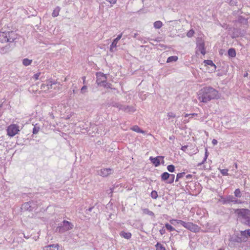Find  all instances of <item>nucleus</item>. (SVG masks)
I'll return each mask as SVG.
<instances>
[{
    "label": "nucleus",
    "mask_w": 250,
    "mask_h": 250,
    "mask_svg": "<svg viewBox=\"0 0 250 250\" xmlns=\"http://www.w3.org/2000/svg\"><path fill=\"white\" fill-rule=\"evenodd\" d=\"M219 98L218 91L210 86L204 87L199 91V99L203 103H207L212 99Z\"/></svg>",
    "instance_id": "nucleus-1"
},
{
    "label": "nucleus",
    "mask_w": 250,
    "mask_h": 250,
    "mask_svg": "<svg viewBox=\"0 0 250 250\" xmlns=\"http://www.w3.org/2000/svg\"><path fill=\"white\" fill-rule=\"evenodd\" d=\"M234 212L237 214L238 218L243 224H245L250 221V209L247 208H237L235 210Z\"/></svg>",
    "instance_id": "nucleus-2"
},
{
    "label": "nucleus",
    "mask_w": 250,
    "mask_h": 250,
    "mask_svg": "<svg viewBox=\"0 0 250 250\" xmlns=\"http://www.w3.org/2000/svg\"><path fill=\"white\" fill-rule=\"evenodd\" d=\"M17 39V35L14 32H0V42H13Z\"/></svg>",
    "instance_id": "nucleus-3"
},
{
    "label": "nucleus",
    "mask_w": 250,
    "mask_h": 250,
    "mask_svg": "<svg viewBox=\"0 0 250 250\" xmlns=\"http://www.w3.org/2000/svg\"><path fill=\"white\" fill-rule=\"evenodd\" d=\"M74 225L71 222L64 220L56 228L55 231L57 232L62 233L72 229Z\"/></svg>",
    "instance_id": "nucleus-4"
},
{
    "label": "nucleus",
    "mask_w": 250,
    "mask_h": 250,
    "mask_svg": "<svg viewBox=\"0 0 250 250\" xmlns=\"http://www.w3.org/2000/svg\"><path fill=\"white\" fill-rule=\"evenodd\" d=\"M19 131V126L16 124L10 125L7 129V135L10 137L14 136Z\"/></svg>",
    "instance_id": "nucleus-5"
},
{
    "label": "nucleus",
    "mask_w": 250,
    "mask_h": 250,
    "mask_svg": "<svg viewBox=\"0 0 250 250\" xmlns=\"http://www.w3.org/2000/svg\"><path fill=\"white\" fill-rule=\"evenodd\" d=\"M113 169L110 168H106L101 169L100 171H98V175L102 177H107L109 175L112 174Z\"/></svg>",
    "instance_id": "nucleus-6"
},
{
    "label": "nucleus",
    "mask_w": 250,
    "mask_h": 250,
    "mask_svg": "<svg viewBox=\"0 0 250 250\" xmlns=\"http://www.w3.org/2000/svg\"><path fill=\"white\" fill-rule=\"evenodd\" d=\"M31 204H33V201L25 202L22 205L21 208L25 210L32 211L36 208V206H32Z\"/></svg>",
    "instance_id": "nucleus-7"
},
{
    "label": "nucleus",
    "mask_w": 250,
    "mask_h": 250,
    "mask_svg": "<svg viewBox=\"0 0 250 250\" xmlns=\"http://www.w3.org/2000/svg\"><path fill=\"white\" fill-rule=\"evenodd\" d=\"M187 225H186L185 228L189 230L190 231L193 232H198L199 231V228L198 225L191 222H187Z\"/></svg>",
    "instance_id": "nucleus-8"
},
{
    "label": "nucleus",
    "mask_w": 250,
    "mask_h": 250,
    "mask_svg": "<svg viewBox=\"0 0 250 250\" xmlns=\"http://www.w3.org/2000/svg\"><path fill=\"white\" fill-rule=\"evenodd\" d=\"M122 36V34H119L117 36V37L114 39L110 45V51L111 52H114L116 50V48L117 47V44L118 41L121 39Z\"/></svg>",
    "instance_id": "nucleus-9"
},
{
    "label": "nucleus",
    "mask_w": 250,
    "mask_h": 250,
    "mask_svg": "<svg viewBox=\"0 0 250 250\" xmlns=\"http://www.w3.org/2000/svg\"><path fill=\"white\" fill-rule=\"evenodd\" d=\"M160 158L163 159L164 158V156H157L155 158L151 156L149 158V160L151 161V163L155 166V167H158L160 165Z\"/></svg>",
    "instance_id": "nucleus-10"
},
{
    "label": "nucleus",
    "mask_w": 250,
    "mask_h": 250,
    "mask_svg": "<svg viewBox=\"0 0 250 250\" xmlns=\"http://www.w3.org/2000/svg\"><path fill=\"white\" fill-rule=\"evenodd\" d=\"M227 199L228 201V204H230V203H233V204H241L242 202L240 200L237 199L233 195H228L227 196Z\"/></svg>",
    "instance_id": "nucleus-11"
},
{
    "label": "nucleus",
    "mask_w": 250,
    "mask_h": 250,
    "mask_svg": "<svg viewBox=\"0 0 250 250\" xmlns=\"http://www.w3.org/2000/svg\"><path fill=\"white\" fill-rule=\"evenodd\" d=\"M56 83L55 81H52L51 80L47 81L45 83L42 84L41 85V88L43 89H45L46 87V89L48 90L52 88V85L56 84Z\"/></svg>",
    "instance_id": "nucleus-12"
},
{
    "label": "nucleus",
    "mask_w": 250,
    "mask_h": 250,
    "mask_svg": "<svg viewBox=\"0 0 250 250\" xmlns=\"http://www.w3.org/2000/svg\"><path fill=\"white\" fill-rule=\"evenodd\" d=\"M14 47V45L11 46L10 44H7L4 47L0 48V52L2 54H5L9 51H11Z\"/></svg>",
    "instance_id": "nucleus-13"
},
{
    "label": "nucleus",
    "mask_w": 250,
    "mask_h": 250,
    "mask_svg": "<svg viewBox=\"0 0 250 250\" xmlns=\"http://www.w3.org/2000/svg\"><path fill=\"white\" fill-rule=\"evenodd\" d=\"M43 250H60L58 244H52L44 247Z\"/></svg>",
    "instance_id": "nucleus-14"
},
{
    "label": "nucleus",
    "mask_w": 250,
    "mask_h": 250,
    "mask_svg": "<svg viewBox=\"0 0 250 250\" xmlns=\"http://www.w3.org/2000/svg\"><path fill=\"white\" fill-rule=\"evenodd\" d=\"M120 235L121 237L127 239H129L131 237V233L129 232H126L124 231H122L120 233Z\"/></svg>",
    "instance_id": "nucleus-15"
},
{
    "label": "nucleus",
    "mask_w": 250,
    "mask_h": 250,
    "mask_svg": "<svg viewBox=\"0 0 250 250\" xmlns=\"http://www.w3.org/2000/svg\"><path fill=\"white\" fill-rule=\"evenodd\" d=\"M198 50L200 51L201 53L203 55L206 54V50L205 48V44L204 42H200L198 45Z\"/></svg>",
    "instance_id": "nucleus-16"
},
{
    "label": "nucleus",
    "mask_w": 250,
    "mask_h": 250,
    "mask_svg": "<svg viewBox=\"0 0 250 250\" xmlns=\"http://www.w3.org/2000/svg\"><path fill=\"white\" fill-rule=\"evenodd\" d=\"M170 176V174L167 172H163L161 175V178L162 181H168Z\"/></svg>",
    "instance_id": "nucleus-17"
},
{
    "label": "nucleus",
    "mask_w": 250,
    "mask_h": 250,
    "mask_svg": "<svg viewBox=\"0 0 250 250\" xmlns=\"http://www.w3.org/2000/svg\"><path fill=\"white\" fill-rule=\"evenodd\" d=\"M228 55L229 57L234 58L236 56V53L234 48H231L228 50Z\"/></svg>",
    "instance_id": "nucleus-18"
},
{
    "label": "nucleus",
    "mask_w": 250,
    "mask_h": 250,
    "mask_svg": "<svg viewBox=\"0 0 250 250\" xmlns=\"http://www.w3.org/2000/svg\"><path fill=\"white\" fill-rule=\"evenodd\" d=\"M240 234L242 237H245L246 238L249 236L250 237V229H248L240 231Z\"/></svg>",
    "instance_id": "nucleus-19"
},
{
    "label": "nucleus",
    "mask_w": 250,
    "mask_h": 250,
    "mask_svg": "<svg viewBox=\"0 0 250 250\" xmlns=\"http://www.w3.org/2000/svg\"><path fill=\"white\" fill-rule=\"evenodd\" d=\"M103 77H104V80H102L101 82L99 83H103V85L104 87L111 88V84L110 83H106V80H105L106 79V77L104 75H103Z\"/></svg>",
    "instance_id": "nucleus-20"
},
{
    "label": "nucleus",
    "mask_w": 250,
    "mask_h": 250,
    "mask_svg": "<svg viewBox=\"0 0 250 250\" xmlns=\"http://www.w3.org/2000/svg\"><path fill=\"white\" fill-rule=\"evenodd\" d=\"M142 211L144 214H147L153 218H155V217L154 213L152 211L149 210L148 208H143L142 209Z\"/></svg>",
    "instance_id": "nucleus-21"
},
{
    "label": "nucleus",
    "mask_w": 250,
    "mask_h": 250,
    "mask_svg": "<svg viewBox=\"0 0 250 250\" xmlns=\"http://www.w3.org/2000/svg\"><path fill=\"white\" fill-rule=\"evenodd\" d=\"M131 129L135 132L137 133H144L145 131L141 129L138 125H134L131 128Z\"/></svg>",
    "instance_id": "nucleus-22"
},
{
    "label": "nucleus",
    "mask_w": 250,
    "mask_h": 250,
    "mask_svg": "<svg viewBox=\"0 0 250 250\" xmlns=\"http://www.w3.org/2000/svg\"><path fill=\"white\" fill-rule=\"evenodd\" d=\"M178 60V57L176 56H172L170 57H169L167 61V62L169 63L172 62H176Z\"/></svg>",
    "instance_id": "nucleus-23"
},
{
    "label": "nucleus",
    "mask_w": 250,
    "mask_h": 250,
    "mask_svg": "<svg viewBox=\"0 0 250 250\" xmlns=\"http://www.w3.org/2000/svg\"><path fill=\"white\" fill-rule=\"evenodd\" d=\"M238 21L241 23L246 24H247L248 22V20L241 16L238 17Z\"/></svg>",
    "instance_id": "nucleus-24"
},
{
    "label": "nucleus",
    "mask_w": 250,
    "mask_h": 250,
    "mask_svg": "<svg viewBox=\"0 0 250 250\" xmlns=\"http://www.w3.org/2000/svg\"><path fill=\"white\" fill-rule=\"evenodd\" d=\"M204 62L206 65H210L211 66L213 67L214 69H216V65H215V64L211 60H205L204 61Z\"/></svg>",
    "instance_id": "nucleus-25"
},
{
    "label": "nucleus",
    "mask_w": 250,
    "mask_h": 250,
    "mask_svg": "<svg viewBox=\"0 0 250 250\" xmlns=\"http://www.w3.org/2000/svg\"><path fill=\"white\" fill-rule=\"evenodd\" d=\"M32 62V60H29L27 58H25L22 60V64L25 66L30 65Z\"/></svg>",
    "instance_id": "nucleus-26"
},
{
    "label": "nucleus",
    "mask_w": 250,
    "mask_h": 250,
    "mask_svg": "<svg viewBox=\"0 0 250 250\" xmlns=\"http://www.w3.org/2000/svg\"><path fill=\"white\" fill-rule=\"evenodd\" d=\"M153 25L156 29H160L162 26L163 23L160 21H157L154 22Z\"/></svg>",
    "instance_id": "nucleus-27"
},
{
    "label": "nucleus",
    "mask_w": 250,
    "mask_h": 250,
    "mask_svg": "<svg viewBox=\"0 0 250 250\" xmlns=\"http://www.w3.org/2000/svg\"><path fill=\"white\" fill-rule=\"evenodd\" d=\"M234 197L236 198H240L242 196V194L239 188H237L234 192Z\"/></svg>",
    "instance_id": "nucleus-28"
},
{
    "label": "nucleus",
    "mask_w": 250,
    "mask_h": 250,
    "mask_svg": "<svg viewBox=\"0 0 250 250\" xmlns=\"http://www.w3.org/2000/svg\"><path fill=\"white\" fill-rule=\"evenodd\" d=\"M60 8L59 7H57L53 11L52 16L53 17H56L59 15Z\"/></svg>",
    "instance_id": "nucleus-29"
},
{
    "label": "nucleus",
    "mask_w": 250,
    "mask_h": 250,
    "mask_svg": "<svg viewBox=\"0 0 250 250\" xmlns=\"http://www.w3.org/2000/svg\"><path fill=\"white\" fill-rule=\"evenodd\" d=\"M155 247L156 250H166L165 248L159 242H157Z\"/></svg>",
    "instance_id": "nucleus-30"
},
{
    "label": "nucleus",
    "mask_w": 250,
    "mask_h": 250,
    "mask_svg": "<svg viewBox=\"0 0 250 250\" xmlns=\"http://www.w3.org/2000/svg\"><path fill=\"white\" fill-rule=\"evenodd\" d=\"M175 175L172 174H170L169 178L167 181L166 182L167 183L171 184L173 183L174 181Z\"/></svg>",
    "instance_id": "nucleus-31"
},
{
    "label": "nucleus",
    "mask_w": 250,
    "mask_h": 250,
    "mask_svg": "<svg viewBox=\"0 0 250 250\" xmlns=\"http://www.w3.org/2000/svg\"><path fill=\"white\" fill-rule=\"evenodd\" d=\"M40 129V127L39 125H38L37 124H36L34 126V128H33V134H37L38 132L39 131Z\"/></svg>",
    "instance_id": "nucleus-32"
},
{
    "label": "nucleus",
    "mask_w": 250,
    "mask_h": 250,
    "mask_svg": "<svg viewBox=\"0 0 250 250\" xmlns=\"http://www.w3.org/2000/svg\"><path fill=\"white\" fill-rule=\"evenodd\" d=\"M167 169L170 172H174L175 170V168L174 165H169L167 166Z\"/></svg>",
    "instance_id": "nucleus-33"
},
{
    "label": "nucleus",
    "mask_w": 250,
    "mask_h": 250,
    "mask_svg": "<svg viewBox=\"0 0 250 250\" xmlns=\"http://www.w3.org/2000/svg\"><path fill=\"white\" fill-rule=\"evenodd\" d=\"M165 227L169 231H172L174 230H176L172 226L169 225L168 223H166L165 224Z\"/></svg>",
    "instance_id": "nucleus-34"
},
{
    "label": "nucleus",
    "mask_w": 250,
    "mask_h": 250,
    "mask_svg": "<svg viewBox=\"0 0 250 250\" xmlns=\"http://www.w3.org/2000/svg\"><path fill=\"white\" fill-rule=\"evenodd\" d=\"M185 172H181L178 173L176 176L175 181L177 182L180 179L183 178L185 175Z\"/></svg>",
    "instance_id": "nucleus-35"
},
{
    "label": "nucleus",
    "mask_w": 250,
    "mask_h": 250,
    "mask_svg": "<svg viewBox=\"0 0 250 250\" xmlns=\"http://www.w3.org/2000/svg\"><path fill=\"white\" fill-rule=\"evenodd\" d=\"M150 196L152 198L156 199L158 197V193L156 190H152L151 192Z\"/></svg>",
    "instance_id": "nucleus-36"
},
{
    "label": "nucleus",
    "mask_w": 250,
    "mask_h": 250,
    "mask_svg": "<svg viewBox=\"0 0 250 250\" xmlns=\"http://www.w3.org/2000/svg\"><path fill=\"white\" fill-rule=\"evenodd\" d=\"M220 201L223 205H225V204H228V201H227V197H224L223 196H221L220 199Z\"/></svg>",
    "instance_id": "nucleus-37"
},
{
    "label": "nucleus",
    "mask_w": 250,
    "mask_h": 250,
    "mask_svg": "<svg viewBox=\"0 0 250 250\" xmlns=\"http://www.w3.org/2000/svg\"><path fill=\"white\" fill-rule=\"evenodd\" d=\"M194 33L193 29H191L187 33V36L189 38H191L193 36Z\"/></svg>",
    "instance_id": "nucleus-38"
},
{
    "label": "nucleus",
    "mask_w": 250,
    "mask_h": 250,
    "mask_svg": "<svg viewBox=\"0 0 250 250\" xmlns=\"http://www.w3.org/2000/svg\"><path fill=\"white\" fill-rule=\"evenodd\" d=\"M126 107H128L127 108V111H125V112H133L135 111V109L132 106H126Z\"/></svg>",
    "instance_id": "nucleus-39"
},
{
    "label": "nucleus",
    "mask_w": 250,
    "mask_h": 250,
    "mask_svg": "<svg viewBox=\"0 0 250 250\" xmlns=\"http://www.w3.org/2000/svg\"><path fill=\"white\" fill-rule=\"evenodd\" d=\"M87 89V86L86 85H83L81 89V92L82 93V94H84L85 93V92H87L86 90Z\"/></svg>",
    "instance_id": "nucleus-40"
},
{
    "label": "nucleus",
    "mask_w": 250,
    "mask_h": 250,
    "mask_svg": "<svg viewBox=\"0 0 250 250\" xmlns=\"http://www.w3.org/2000/svg\"><path fill=\"white\" fill-rule=\"evenodd\" d=\"M228 170L227 169H223L220 170V172L223 175H228Z\"/></svg>",
    "instance_id": "nucleus-41"
},
{
    "label": "nucleus",
    "mask_w": 250,
    "mask_h": 250,
    "mask_svg": "<svg viewBox=\"0 0 250 250\" xmlns=\"http://www.w3.org/2000/svg\"><path fill=\"white\" fill-rule=\"evenodd\" d=\"M179 220H177V219H172L171 220H170V223L173 225H175L176 224H178V221Z\"/></svg>",
    "instance_id": "nucleus-42"
},
{
    "label": "nucleus",
    "mask_w": 250,
    "mask_h": 250,
    "mask_svg": "<svg viewBox=\"0 0 250 250\" xmlns=\"http://www.w3.org/2000/svg\"><path fill=\"white\" fill-rule=\"evenodd\" d=\"M178 222H179L178 224H181V225H182L185 228H186V225H187V222H184V221H183L182 220H179L178 221Z\"/></svg>",
    "instance_id": "nucleus-43"
},
{
    "label": "nucleus",
    "mask_w": 250,
    "mask_h": 250,
    "mask_svg": "<svg viewBox=\"0 0 250 250\" xmlns=\"http://www.w3.org/2000/svg\"><path fill=\"white\" fill-rule=\"evenodd\" d=\"M126 106H125V105L121 104V105L120 106L119 110H123V111H124L125 112V111H127V108H128V107H126Z\"/></svg>",
    "instance_id": "nucleus-44"
},
{
    "label": "nucleus",
    "mask_w": 250,
    "mask_h": 250,
    "mask_svg": "<svg viewBox=\"0 0 250 250\" xmlns=\"http://www.w3.org/2000/svg\"><path fill=\"white\" fill-rule=\"evenodd\" d=\"M41 75V73H38L34 75L33 76V78L35 80H37L39 79V77L40 75Z\"/></svg>",
    "instance_id": "nucleus-45"
},
{
    "label": "nucleus",
    "mask_w": 250,
    "mask_h": 250,
    "mask_svg": "<svg viewBox=\"0 0 250 250\" xmlns=\"http://www.w3.org/2000/svg\"><path fill=\"white\" fill-rule=\"evenodd\" d=\"M167 116L168 117L169 119L170 118H175V114L172 112H169L167 113Z\"/></svg>",
    "instance_id": "nucleus-46"
},
{
    "label": "nucleus",
    "mask_w": 250,
    "mask_h": 250,
    "mask_svg": "<svg viewBox=\"0 0 250 250\" xmlns=\"http://www.w3.org/2000/svg\"><path fill=\"white\" fill-rule=\"evenodd\" d=\"M33 204H31V205L32 206H36V208H37L38 206L40 205V203L37 202V201H35L34 200H33Z\"/></svg>",
    "instance_id": "nucleus-47"
},
{
    "label": "nucleus",
    "mask_w": 250,
    "mask_h": 250,
    "mask_svg": "<svg viewBox=\"0 0 250 250\" xmlns=\"http://www.w3.org/2000/svg\"><path fill=\"white\" fill-rule=\"evenodd\" d=\"M93 208H94V207H91L89 208L88 209H86L85 210V213L86 214H88L89 212H91Z\"/></svg>",
    "instance_id": "nucleus-48"
},
{
    "label": "nucleus",
    "mask_w": 250,
    "mask_h": 250,
    "mask_svg": "<svg viewBox=\"0 0 250 250\" xmlns=\"http://www.w3.org/2000/svg\"><path fill=\"white\" fill-rule=\"evenodd\" d=\"M121 105V104L117 103H115L113 104V106L118 108L120 109V106Z\"/></svg>",
    "instance_id": "nucleus-49"
},
{
    "label": "nucleus",
    "mask_w": 250,
    "mask_h": 250,
    "mask_svg": "<svg viewBox=\"0 0 250 250\" xmlns=\"http://www.w3.org/2000/svg\"><path fill=\"white\" fill-rule=\"evenodd\" d=\"M246 240H245L246 241ZM245 241V238H244L243 239H242L240 237H237L235 240V241L236 242H241V241Z\"/></svg>",
    "instance_id": "nucleus-50"
},
{
    "label": "nucleus",
    "mask_w": 250,
    "mask_h": 250,
    "mask_svg": "<svg viewBox=\"0 0 250 250\" xmlns=\"http://www.w3.org/2000/svg\"><path fill=\"white\" fill-rule=\"evenodd\" d=\"M237 3V2L235 0H231L229 2V4L230 5H235Z\"/></svg>",
    "instance_id": "nucleus-51"
},
{
    "label": "nucleus",
    "mask_w": 250,
    "mask_h": 250,
    "mask_svg": "<svg viewBox=\"0 0 250 250\" xmlns=\"http://www.w3.org/2000/svg\"><path fill=\"white\" fill-rule=\"evenodd\" d=\"M160 233L161 235H163L166 233V230L164 229V228H163L162 229H161L160 230Z\"/></svg>",
    "instance_id": "nucleus-52"
},
{
    "label": "nucleus",
    "mask_w": 250,
    "mask_h": 250,
    "mask_svg": "<svg viewBox=\"0 0 250 250\" xmlns=\"http://www.w3.org/2000/svg\"><path fill=\"white\" fill-rule=\"evenodd\" d=\"M188 146H182L181 150H182L184 152H187V149L188 148Z\"/></svg>",
    "instance_id": "nucleus-53"
},
{
    "label": "nucleus",
    "mask_w": 250,
    "mask_h": 250,
    "mask_svg": "<svg viewBox=\"0 0 250 250\" xmlns=\"http://www.w3.org/2000/svg\"><path fill=\"white\" fill-rule=\"evenodd\" d=\"M218 143V141L216 139H213L212 141V144L215 146V145H216Z\"/></svg>",
    "instance_id": "nucleus-54"
},
{
    "label": "nucleus",
    "mask_w": 250,
    "mask_h": 250,
    "mask_svg": "<svg viewBox=\"0 0 250 250\" xmlns=\"http://www.w3.org/2000/svg\"><path fill=\"white\" fill-rule=\"evenodd\" d=\"M207 159V158H205V157H204V158L203 160L202 161V162L201 163H199V164H198V166H201V165H202V164H204V163H205V162L206 161Z\"/></svg>",
    "instance_id": "nucleus-55"
},
{
    "label": "nucleus",
    "mask_w": 250,
    "mask_h": 250,
    "mask_svg": "<svg viewBox=\"0 0 250 250\" xmlns=\"http://www.w3.org/2000/svg\"><path fill=\"white\" fill-rule=\"evenodd\" d=\"M208 149H207V148H206L205 149V157H204L208 158Z\"/></svg>",
    "instance_id": "nucleus-56"
},
{
    "label": "nucleus",
    "mask_w": 250,
    "mask_h": 250,
    "mask_svg": "<svg viewBox=\"0 0 250 250\" xmlns=\"http://www.w3.org/2000/svg\"><path fill=\"white\" fill-rule=\"evenodd\" d=\"M186 177L187 179H191L192 175L191 174H188V175H186Z\"/></svg>",
    "instance_id": "nucleus-57"
},
{
    "label": "nucleus",
    "mask_w": 250,
    "mask_h": 250,
    "mask_svg": "<svg viewBox=\"0 0 250 250\" xmlns=\"http://www.w3.org/2000/svg\"><path fill=\"white\" fill-rule=\"evenodd\" d=\"M234 166L235 167V168L236 169H237V167H238V165H237V164L236 163H235L234 164Z\"/></svg>",
    "instance_id": "nucleus-58"
},
{
    "label": "nucleus",
    "mask_w": 250,
    "mask_h": 250,
    "mask_svg": "<svg viewBox=\"0 0 250 250\" xmlns=\"http://www.w3.org/2000/svg\"><path fill=\"white\" fill-rule=\"evenodd\" d=\"M24 235V237L26 239H28L30 237L29 235H25L24 234H23Z\"/></svg>",
    "instance_id": "nucleus-59"
},
{
    "label": "nucleus",
    "mask_w": 250,
    "mask_h": 250,
    "mask_svg": "<svg viewBox=\"0 0 250 250\" xmlns=\"http://www.w3.org/2000/svg\"><path fill=\"white\" fill-rule=\"evenodd\" d=\"M245 225H246L247 226H248L249 227H250V221H249L248 223H246Z\"/></svg>",
    "instance_id": "nucleus-60"
},
{
    "label": "nucleus",
    "mask_w": 250,
    "mask_h": 250,
    "mask_svg": "<svg viewBox=\"0 0 250 250\" xmlns=\"http://www.w3.org/2000/svg\"><path fill=\"white\" fill-rule=\"evenodd\" d=\"M247 197H249L250 198V193L247 192L246 193Z\"/></svg>",
    "instance_id": "nucleus-61"
},
{
    "label": "nucleus",
    "mask_w": 250,
    "mask_h": 250,
    "mask_svg": "<svg viewBox=\"0 0 250 250\" xmlns=\"http://www.w3.org/2000/svg\"><path fill=\"white\" fill-rule=\"evenodd\" d=\"M137 36H138V34L137 33H134V35L133 36V37H134V38H137Z\"/></svg>",
    "instance_id": "nucleus-62"
},
{
    "label": "nucleus",
    "mask_w": 250,
    "mask_h": 250,
    "mask_svg": "<svg viewBox=\"0 0 250 250\" xmlns=\"http://www.w3.org/2000/svg\"><path fill=\"white\" fill-rule=\"evenodd\" d=\"M190 114V116H196L197 114L196 113H192V114Z\"/></svg>",
    "instance_id": "nucleus-63"
},
{
    "label": "nucleus",
    "mask_w": 250,
    "mask_h": 250,
    "mask_svg": "<svg viewBox=\"0 0 250 250\" xmlns=\"http://www.w3.org/2000/svg\"><path fill=\"white\" fill-rule=\"evenodd\" d=\"M189 116H190V114H186V115H185V117H188Z\"/></svg>",
    "instance_id": "nucleus-64"
}]
</instances>
